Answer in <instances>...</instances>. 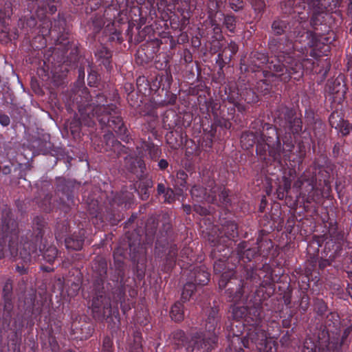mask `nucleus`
I'll return each mask as SVG.
<instances>
[{
	"instance_id": "f257e3e1",
	"label": "nucleus",
	"mask_w": 352,
	"mask_h": 352,
	"mask_svg": "<svg viewBox=\"0 0 352 352\" xmlns=\"http://www.w3.org/2000/svg\"><path fill=\"white\" fill-rule=\"evenodd\" d=\"M42 232L39 230L35 237L29 242L28 239L32 237L30 232H28L24 239L23 235H21L20 243H19V231L17 229L16 221L12 218V214L10 209H6L3 212L2 226L0 229V258L4 256L6 249L3 243L8 241V248L10 254L13 256L18 254L25 262H30L32 259H36L38 252H43V258L46 262L52 263L57 257L58 250L54 246H50L46 250L41 248L39 245V250L37 249L38 243H41Z\"/></svg>"
},
{
	"instance_id": "f03ea898",
	"label": "nucleus",
	"mask_w": 352,
	"mask_h": 352,
	"mask_svg": "<svg viewBox=\"0 0 352 352\" xmlns=\"http://www.w3.org/2000/svg\"><path fill=\"white\" fill-rule=\"evenodd\" d=\"M278 120L276 123H278L280 129L277 130L272 126L267 127V134L272 135L266 137L263 147L261 144L256 146V152L261 155L262 151L265 152L267 148L269 155L274 161L280 162L282 158L285 160L289 159V153L294 147L291 133L296 134L301 131L302 122L288 108L282 109Z\"/></svg>"
},
{
	"instance_id": "7ed1b4c3",
	"label": "nucleus",
	"mask_w": 352,
	"mask_h": 352,
	"mask_svg": "<svg viewBox=\"0 0 352 352\" xmlns=\"http://www.w3.org/2000/svg\"><path fill=\"white\" fill-rule=\"evenodd\" d=\"M80 91L82 94V96H80V100H78V97L75 100L78 104L79 120L81 124L88 126L94 125V118L96 117L102 125H108L116 131H124L123 122L120 116L117 114V109L114 104L105 105L106 98L102 94L97 95L96 102L90 104L87 89L84 88Z\"/></svg>"
},
{
	"instance_id": "20e7f679",
	"label": "nucleus",
	"mask_w": 352,
	"mask_h": 352,
	"mask_svg": "<svg viewBox=\"0 0 352 352\" xmlns=\"http://www.w3.org/2000/svg\"><path fill=\"white\" fill-rule=\"evenodd\" d=\"M290 52L280 51L274 55V58L268 62L267 56L264 54H257L256 56V66L261 67L264 64H267V68L270 70L263 71L265 80L257 82L256 90L258 92L265 95L271 89V85L268 82V74L272 72V76L280 78L281 81L287 82L290 78L298 79L302 74V64L296 60Z\"/></svg>"
},
{
	"instance_id": "39448f33",
	"label": "nucleus",
	"mask_w": 352,
	"mask_h": 352,
	"mask_svg": "<svg viewBox=\"0 0 352 352\" xmlns=\"http://www.w3.org/2000/svg\"><path fill=\"white\" fill-rule=\"evenodd\" d=\"M218 310L216 308H212L206 321V331L203 333L201 337L197 338L194 342L192 351L196 349L203 348L208 350L212 348L217 340V333L215 332L218 324Z\"/></svg>"
},
{
	"instance_id": "423d86ee",
	"label": "nucleus",
	"mask_w": 352,
	"mask_h": 352,
	"mask_svg": "<svg viewBox=\"0 0 352 352\" xmlns=\"http://www.w3.org/2000/svg\"><path fill=\"white\" fill-rule=\"evenodd\" d=\"M245 348H251L254 344L260 352H276L274 340L268 338L267 333L260 327L249 329L247 336L241 341Z\"/></svg>"
},
{
	"instance_id": "0eeeda50",
	"label": "nucleus",
	"mask_w": 352,
	"mask_h": 352,
	"mask_svg": "<svg viewBox=\"0 0 352 352\" xmlns=\"http://www.w3.org/2000/svg\"><path fill=\"white\" fill-rule=\"evenodd\" d=\"M232 259V257L228 258L227 261L220 258L215 261L214 264V271L215 274H221L219 285L221 289L226 287L228 280L234 274V267H235V264H232V266H228Z\"/></svg>"
},
{
	"instance_id": "6e6552de",
	"label": "nucleus",
	"mask_w": 352,
	"mask_h": 352,
	"mask_svg": "<svg viewBox=\"0 0 352 352\" xmlns=\"http://www.w3.org/2000/svg\"><path fill=\"white\" fill-rule=\"evenodd\" d=\"M208 187L210 189L203 188L199 186H193L190 190L192 197L196 198L197 201L205 200L208 203H217V192L218 190L214 186V182H210Z\"/></svg>"
},
{
	"instance_id": "1a4fd4ad",
	"label": "nucleus",
	"mask_w": 352,
	"mask_h": 352,
	"mask_svg": "<svg viewBox=\"0 0 352 352\" xmlns=\"http://www.w3.org/2000/svg\"><path fill=\"white\" fill-rule=\"evenodd\" d=\"M294 186L300 190V195L303 197L307 195V201L310 203L315 201L314 194L312 192L315 189L314 177L307 179L305 175H302L294 184Z\"/></svg>"
},
{
	"instance_id": "9d476101",
	"label": "nucleus",
	"mask_w": 352,
	"mask_h": 352,
	"mask_svg": "<svg viewBox=\"0 0 352 352\" xmlns=\"http://www.w3.org/2000/svg\"><path fill=\"white\" fill-rule=\"evenodd\" d=\"M232 316L236 319H240L243 317L252 319L253 324L256 327H252L250 329H254V327H258V325L261 320V311L256 308H254L248 311V309L244 307H234L232 309Z\"/></svg>"
},
{
	"instance_id": "9b49d317",
	"label": "nucleus",
	"mask_w": 352,
	"mask_h": 352,
	"mask_svg": "<svg viewBox=\"0 0 352 352\" xmlns=\"http://www.w3.org/2000/svg\"><path fill=\"white\" fill-rule=\"evenodd\" d=\"M329 122L332 127L337 129L343 135L349 134L352 130L351 124L342 119L337 112H333L329 116Z\"/></svg>"
},
{
	"instance_id": "f8f14e48",
	"label": "nucleus",
	"mask_w": 352,
	"mask_h": 352,
	"mask_svg": "<svg viewBox=\"0 0 352 352\" xmlns=\"http://www.w3.org/2000/svg\"><path fill=\"white\" fill-rule=\"evenodd\" d=\"M238 256L239 259L243 263L250 261L258 253L256 248H248L246 242H241L237 248Z\"/></svg>"
},
{
	"instance_id": "ddd939ff",
	"label": "nucleus",
	"mask_w": 352,
	"mask_h": 352,
	"mask_svg": "<svg viewBox=\"0 0 352 352\" xmlns=\"http://www.w3.org/2000/svg\"><path fill=\"white\" fill-rule=\"evenodd\" d=\"M128 349L130 352H142V336L138 331L133 332V342L131 338L127 340Z\"/></svg>"
},
{
	"instance_id": "4468645a",
	"label": "nucleus",
	"mask_w": 352,
	"mask_h": 352,
	"mask_svg": "<svg viewBox=\"0 0 352 352\" xmlns=\"http://www.w3.org/2000/svg\"><path fill=\"white\" fill-rule=\"evenodd\" d=\"M96 56L100 60L101 63H102L107 69H109L111 66L110 58H111V52L108 50L106 47L101 45L98 49Z\"/></svg>"
},
{
	"instance_id": "2eb2a0df",
	"label": "nucleus",
	"mask_w": 352,
	"mask_h": 352,
	"mask_svg": "<svg viewBox=\"0 0 352 352\" xmlns=\"http://www.w3.org/2000/svg\"><path fill=\"white\" fill-rule=\"evenodd\" d=\"M92 309L94 312L101 313V309L108 307V301L105 297L101 295V292H98L96 296L94 297L92 300Z\"/></svg>"
},
{
	"instance_id": "dca6fc26",
	"label": "nucleus",
	"mask_w": 352,
	"mask_h": 352,
	"mask_svg": "<svg viewBox=\"0 0 352 352\" xmlns=\"http://www.w3.org/2000/svg\"><path fill=\"white\" fill-rule=\"evenodd\" d=\"M65 242L67 249L79 250L82 247L83 239L82 236H72L66 238Z\"/></svg>"
},
{
	"instance_id": "f3484780",
	"label": "nucleus",
	"mask_w": 352,
	"mask_h": 352,
	"mask_svg": "<svg viewBox=\"0 0 352 352\" xmlns=\"http://www.w3.org/2000/svg\"><path fill=\"white\" fill-rule=\"evenodd\" d=\"M170 317L176 322L182 321L184 319L183 305L180 302H177L173 305L170 311Z\"/></svg>"
},
{
	"instance_id": "a211bd4d",
	"label": "nucleus",
	"mask_w": 352,
	"mask_h": 352,
	"mask_svg": "<svg viewBox=\"0 0 352 352\" xmlns=\"http://www.w3.org/2000/svg\"><path fill=\"white\" fill-rule=\"evenodd\" d=\"M209 273L204 269H199L195 272L194 283L198 285H206L209 281Z\"/></svg>"
},
{
	"instance_id": "6ab92c4d",
	"label": "nucleus",
	"mask_w": 352,
	"mask_h": 352,
	"mask_svg": "<svg viewBox=\"0 0 352 352\" xmlns=\"http://www.w3.org/2000/svg\"><path fill=\"white\" fill-rule=\"evenodd\" d=\"M223 232L227 237L234 239L237 236V225L234 222H229L227 226L223 227Z\"/></svg>"
},
{
	"instance_id": "aec40b11",
	"label": "nucleus",
	"mask_w": 352,
	"mask_h": 352,
	"mask_svg": "<svg viewBox=\"0 0 352 352\" xmlns=\"http://www.w3.org/2000/svg\"><path fill=\"white\" fill-rule=\"evenodd\" d=\"M195 289V284L192 282L187 283L184 286L182 293V299L188 300Z\"/></svg>"
},
{
	"instance_id": "412c9836",
	"label": "nucleus",
	"mask_w": 352,
	"mask_h": 352,
	"mask_svg": "<svg viewBox=\"0 0 352 352\" xmlns=\"http://www.w3.org/2000/svg\"><path fill=\"white\" fill-rule=\"evenodd\" d=\"M272 28L275 34L280 35L286 28V23L283 21H275L272 23Z\"/></svg>"
},
{
	"instance_id": "4be33fe9",
	"label": "nucleus",
	"mask_w": 352,
	"mask_h": 352,
	"mask_svg": "<svg viewBox=\"0 0 352 352\" xmlns=\"http://www.w3.org/2000/svg\"><path fill=\"white\" fill-rule=\"evenodd\" d=\"M12 14L11 5L10 3H6L3 9L0 10V19L9 18Z\"/></svg>"
},
{
	"instance_id": "5701e85b",
	"label": "nucleus",
	"mask_w": 352,
	"mask_h": 352,
	"mask_svg": "<svg viewBox=\"0 0 352 352\" xmlns=\"http://www.w3.org/2000/svg\"><path fill=\"white\" fill-rule=\"evenodd\" d=\"M112 340L109 337L104 338L102 344V352H112Z\"/></svg>"
},
{
	"instance_id": "b1692460",
	"label": "nucleus",
	"mask_w": 352,
	"mask_h": 352,
	"mask_svg": "<svg viewBox=\"0 0 352 352\" xmlns=\"http://www.w3.org/2000/svg\"><path fill=\"white\" fill-rule=\"evenodd\" d=\"M163 195L165 202L171 203L175 199L174 191L170 188H167Z\"/></svg>"
},
{
	"instance_id": "393cba45",
	"label": "nucleus",
	"mask_w": 352,
	"mask_h": 352,
	"mask_svg": "<svg viewBox=\"0 0 352 352\" xmlns=\"http://www.w3.org/2000/svg\"><path fill=\"white\" fill-rule=\"evenodd\" d=\"M53 0H47V3L45 6H42V9L45 12V13L54 14L56 8V7L52 4Z\"/></svg>"
},
{
	"instance_id": "a878e982",
	"label": "nucleus",
	"mask_w": 352,
	"mask_h": 352,
	"mask_svg": "<svg viewBox=\"0 0 352 352\" xmlns=\"http://www.w3.org/2000/svg\"><path fill=\"white\" fill-rule=\"evenodd\" d=\"M219 201L220 203L223 204H226L229 202L228 199V192L226 190H223L221 192H219Z\"/></svg>"
},
{
	"instance_id": "bb28decb",
	"label": "nucleus",
	"mask_w": 352,
	"mask_h": 352,
	"mask_svg": "<svg viewBox=\"0 0 352 352\" xmlns=\"http://www.w3.org/2000/svg\"><path fill=\"white\" fill-rule=\"evenodd\" d=\"M234 22L235 19L233 16H228L225 18V24L230 31L234 30Z\"/></svg>"
},
{
	"instance_id": "cd10ccee",
	"label": "nucleus",
	"mask_w": 352,
	"mask_h": 352,
	"mask_svg": "<svg viewBox=\"0 0 352 352\" xmlns=\"http://www.w3.org/2000/svg\"><path fill=\"white\" fill-rule=\"evenodd\" d=\"M43 25H45L47 26V28H45V27H43L41 30H40V32L41 33V34L44 36H46L51 31V28L49 29V26L50 25H51L52 23L50 22V20L48 19H44L43 22Z\"/></svg>"
},
{
	"instance_id": "c85d7f7f",
	"label": "nucleus",
	"mask_w": 352,
	"mask_h": 352,
	"mask_svg": "<svg viewBox=\"0 0 352 352\" xmlns=\"http://www.w3.org/2000/svg\"><path fill=\"white\" fill-rule=\"evenodd\" d=\"M194 210L197 213L199 214L200 215H206L210 212V211L207 208L201 205H195Z\"/></svg>"
},
{
	"instance_id": "c756f323",
	"label": "nucleus",
	"mask_w": 352,
	"mask_h": 352,
	"mask_svg": "<svg viewBox=\"0 0 352 352\" xmlns=\"http://www.w3.org/2000/svg\"><path fill=\"white\" fill-rule=\"evenodd\" d=\"M333 84H338L340 87L339 89H336V88H333V90H332V92L334 94V93H338V92H342V94H344L345 93V87L344 85H341L340 82L338 80H336L334 82H333Z\"/></svg>"
},
{
	"instance_id": "7c9ffc66",
	"label": "nucleus",
	"mask_w": 352,
	"mask_h": 352,
	"mask_svg": "<svg viewBox=\"0 0 352 352\" xmlns=\"http://www.w3.org/2000/svg\"><path fill=\"white\" fill-rule=\"evenodd\" d=\"M0 123L6 126L10 124V118L6 115H0Z\"/></svg>"
},
{
	"instance_id": "2f4dec72",
	"label": "nucleus",
	"mask_w": 352,
	"mask_h": 352,
	"mask_svg": "<svg viewBox=\"0 0 352 352\" xmlns=\"http://www.w3.org/2000/svg\"><path fill=\"white\" fill-rule=\"evenodd\" d=\"M177 248L173 246L170 248V250L168 252V259H173V258L176 255Z\"/></svg>"
},
{
	"instance_id": "473e14b6",
	"label": "nucleus",
	"mask_w": 352,
	"mask_h": 352,
	"mask_svg": "<svg viewBox=\"0 0 352 352\" xmlns=\"http://www.w3.org/2000/svg\"><path fill=\"white\" fill-rule=\"evenodd\" d=\"M167 188H165L164 185L162 184H159L157 185V193L158 195H162L165 192Z\"/></svg>"
},
{
	"instance_id": "72a5a7b5",
	"label": "nucleus",
	"mask_w": 352,
	"mask_h": 352,
	"mask_svg": "<svg viewBox=\"0 0 352 352\" xmlns=\"http://www.w3.org/2000/svg\"><path fill=\"white\" fill-rule=\"evenodd\" d=\"M96 79V76L94 74H89L88 76L89 85L90 86L94 85V81Z\"/></svg>"
},
{
	"instance_id": "f704fd0d",
	"label": "nucleus",
	"mask_w": 352,
	"mask_h": 352,
	"mask_svg": "<svg viewBox=\"0 0 352 352\" xmlns=\"http://www.w3.org/2000/svg\"><path fill=\"white\" fill-rule=\"evenodd\" d=\"M168 164L167 161L165 160H161L158 163V166L161 169L166 168L168 166Z\"/></svg>"
},
{
	"instance_id": "c9c22d12",
	"label": "nucleus",
	"mask_w": 352,
	"mask_h": 352,
	"mask_svg": "<svg viewBox=\"0 0 352 352\" xmlns=\"http://www.w3.org/2000/svg\"><path fill=\"white\" fill-rule=\"evenodd\" d=\"M329 263V261H327V260H324V261H322L320 262L319 263V266L320 268H324L327 265H328Z\"/></svg>"
},
{
	"instance_id": "e433bc0d",
	"label": "nucleus",
	"mask_w": 352,
	"mask_h": 352,
	"mask_svg": "<svg viewBox=\"0 0 352 352\" xmlns=\"http://www.w3.org/2000/svg\"><path fill=\"white\" fill-rule=\"evenodd\" d=\"M185 177H186V174H185V173L184 171L178 172V173H177V177L178 178H180V179L184 180Z\"/></svg>"
},
{
	"instance_id": "4c0bfd02",
	"label": "nucleus",
	"mask_w": 352,
	"mask_h": 352,
	"mask_svg": "<svg viewBox=\"0 0 352 352\" xmlns=\"http://www.w3.org/2000/svg\"><path fill=\"white\" fill-rule=\"evenodd\" d=\"M270 47L272 52H274L276 50V44H274V41H271L270 43Z\"/></svg>"
},
{
	"instance_id": "58836bf2",
	"label": "nucleus",
	"mask_w": 352,
	"mask_h": 352,
	"mask_svg": "<svg viewBox=\"0 0 352 352\" xmlns=\"http://www.w3.org/2000/svg\"><path fill=\"white\" fill-rule=\"evenodd\" d=\"M142 248V262L144 263V256H145V254H146V250H145V247L142 245V247L141 248Z\"/></svg>"
},
{
	"instance_id": "ea45409f",
	"label": "nucleus",
	"mask_w": 352,
	"mask_h": 352,
	"mask_svg": "<svg viewBox=\"0 0 352 352\" xmlns=\"http://www.w3.org/2000/svg\"><path fill=\"white\" fill-rule=\"evenodd\" d=\"M241 96L248 102H254L255 101V100L254 98L250 99V98H248V97H245L244 96H242L241 94Z\"/></svg>"
},
{
	"instance_id": "a19ab883",
	"label": "nucleus",
	"mask_w": 352,
	"mask_h": 352,
	"mask_svg": "<svg viewBox=\"0 0 352 352\" xmlns=\"http://www.w3.org/2000/svg\"><path fill=\"white\" fill-rule=\"evenodd\" d=\"M28 23L30 25H35V20L33 18H30V19L28 21Z\"/></svg>"
},
{
	"instance_id": "79ce46f5",
	"label": "nucleus",
	"mask_w": 352,
	"mask_h": 352,
	"mask_svg": "<svg viewBox=\"0 0 352 352\" xmlns=\"http://www.w3.org/2000/svg\"><path fill=\"white\" fill-rule=\"evenodd\" d=\"M290 185H291V184H290V183H289V182H285V187H284V188H285V190L287 192V191H288V190L290 188Z\"/></svg>"
},
{
	"instance_id": "37998d69",
	"label": "nucleus",
	"mask_w": 352,
	"mask_h": 352,
	"mask_svg": "<svg viewBox=\"0 0 352 352\" xmlns=\"http://www.w3.org/2000/svg\"><path fill=\"white\" fill-rule=\"evenodd\" d=\"M70 204H73V200H72V197L69 195H67V205L69 206Z\"/></svg>"
},
{
	"instance_id": "c03bdc74",
	"label": "nucleus",
	"mask_w": 352,
	"mask_h": 352,
	"mask_svg": "<svg viewBox=\"0 0 352 352\" xmlns=\"http://www.w3.org/2000/svg\"><path fill=\"white\" fill-rule=\"evenodd\" d=\"M148 197V193H147L146 192H144V195H142V199H146L147 197Z\"/></svg>"
},
{
	"instance_id": "a18cd8bd",
	"label": "nucleus",
	"mask_w": 352,
	"mask_h": 352,
	"mask_svg": "<svg viewBox=\"0 0 352 352\" xmlns=\"http://www.w3.org/2000/svg\"><path fill=\"white\" fill-rule=\"evenodd\" d=\"M232 52H233V53H235V52H236V49L235 45H234V46H232Z\"/></svg>"
},
{
	"instance_id": "49530a36",
	"label": "nucleus",
	"mask_w": 352,
	"mask_h": 352,
	"mask_svg": "<svg viewBox=\"0 0 352 352\" xmlns=\"http://www.w3.org/2000/svg\"><path fill=\"white\" fill-rule=\"evenodd\" d=\"M185 208H186L187 212H189L190 210V206H185Z\"/></svg>"
},
{
	"instance_id": "de8ad7c7",
	"label": "nucleus",
	"mask_w": 352,
	"mask_h": 352,
	"mask_svg": "<svg viewBox=\"0 0 352 352\" xmlns=\"http://www.w3.org/2000/svg\"><path fill=\"white\" fill-rule=\"evenodd\" d=\"M130 249H131V251H135V248L132 245H130Z\"/></svg>"
},
{
	"instance_id": "09e8293b",
	"label": "nucleus",
	"mask_w": 352,
	"mask_h": 352,
	"mask_svg": "<svg viewBox=\"0 0 352 352\" xmlns=\"http://www.w3.org/2000/svg\"><path fill=\"white\" fill-rule=\"evenodd\" d=\"M151 185H152V182H150V181H149V182H148V184H147V186H148V187H150V186H151Z\"/></svg>"
},
{
	"instance_id": "8fccbe9b",
	"label": "nucleus",
	"mask_w": 352,
	"mask_h": 352,
	"mask_svg": "<svg viewBox=\"0 0 352 352\" xmlns=\"http://www.w3.org/2000/svg\"><path fill=\"white\" fill-rule=\"evenodd\" d=\"M278 197H279V198L283 199L284 197L283 193H282L281 197H280V194H278Z\"/></svg>"
},
{
	"instance_id": "3c124183",
	"label": "nucleus",
	"mask_w": 352,
	"mask_h": 352,
	"mask_svg": "<svg viewBox=\"0 0 352 352\" xmlns=\"http://www.w3.org/2000/svg\"><path fill=\"white\" fill-rule=\"evenodd\" d=\"M45 270L49 272V271L52 270V268H50V267H46V268H45Z\"/></svg>"
},
{
	"instance_id": "603ef678",
	"label": "nucleus",
	"mask_w": 352,
	"mask_h": 352,
	"mask_svg": "<svg viewBox=\"0 0 352 352\" xmlns=\"http://www.w3.org/2000/svg\"><path fill=\"white\" fill-rule=\"evenodd\" d=\"M293 47L292 45L290 43L289 45L288 46V49L289 50H291L292 48Z\"/></svg>"
},
{
	"instance_id": "864d4df0",
	"label": "nucleus",
	"mask_w": 352,
	"mask_h": 352,
	"mask_svg": "<svg viewBox=\"0 0 352 352\" xmlns=\"http://www.w3.org/2000/svg\"><path fill=\"white\" fill-rule=\"evenodd\" d=\"M281 48H282V44L280 43L279 45L278 46V49L281 50Z\"/></svg>"
},
{
	"instance_id": "5fc2aeb1",
	"label": "nucleus",
	"mask_w": 352,
	"mask_h": 352,
	"mask_svg": "<svg viewBox=\"0 0 352 352\" xmlns=\"http://www.w3.org/2000/svg\"><path fill=\"white\" fill-rule=\"evenodd\" d=\"M245 138V137L244 135H243V136H242V138H241V142H243V140H244Z\"/></svg>"
},
{
	"instance_id": "6e6d98bb",
	"label": "nucleus",
	"mask_w": 352,
	"mask_h": 352,
	"mask_svg": "<svg viewBox=\"0 0 352 352\" xmlns=\"http://www.w3.org/2000/svg\"><path fill=\"white\" fill-rule=\"evenodd\" d=\"M311 46H314L315 47H318V45H317L316 44H314V43H313V44L311 45Z\"/></svg>"
},
{
	"instance_id": "4d7b16f0",
	"label": "nucleus",
	"mask_w": 352,
	"mask_h": 352,
	"mask_svg": "<svg viewBox=\"0 0 352 352\" xmlns=\"http://www.w3.org/2000/svg\"><path fill=\"white\" fill-rule=\"evenodd\" d=\"M142 276H144V267H142Z\"/></svg>"
}]
</instances>
